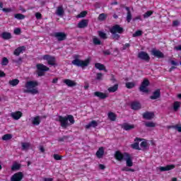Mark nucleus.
I'll use <instances>...</instances> for the list:
<instances>
[{
    "label": "nucleus",
    "mask_w": 181,
    "mask_h": 181,
    "mask_svg": "<svg viewBox=\"0 0 181 181\" xmlns=\"http://www.w3.org/2000/svg\"><path fill=\"white\" fill-rule=\"evenodd\" d=\"M39 86V83L36 81H28L25 83V87L27 89L23 90V93L25 94H32L35 95L36 94H39V90L37 88H35Z\"/></svg>",
    "instance_id": "1"
},
{
    "label": "nucleus",
    "mask_w": 181,
    "mask_h": 181,
    "mask_svg": "<svg viewBox=\"0 0 181 181\" xmlns=\"http://www.w3.org/2000/svg\"><path fill=\"white\" fill-rule=\"evenodd\" d=\"M59 122H60V125L62 128H64L66 129L68 127H70L71 125H74V124L76 122V120H74V116L71 115H68L66 116H59Z\"/></svg>",
    "instance_id": "2"
},
{
    "label": "nucleus",
    "mask_w": 181,
    "mask_h": 181,
    "mask_svg": "<svg viewBox=\"0 0 181 181\" xmlns=\"http://www.w3.org/2000/svg\"><path fill=\"white\" fill-rule=\"evenodd\" d=\"M74 59L71 62V63L76 67H81L83 69V67H87L90 64V60L89 58L85 60H81L80 59V55L76 54L74 55Z\"/></svg>",
    "instance_id": "3"
},
{
    "label": "nucleus",
    "mask_w": 181,
    "mask_h": 181,
    "mask_svg": "<svg viewBox=\"0 0 181 181\" xmlns=\"http://www.w3.org/2000/svg\"><path fill=\"white\" fill-rule=\"evenodd\" d=\"M110 32L112 33L113 39L119 40V37H121V35H119L124 33V28L121 27L120 25L115 24L110 29Z\"/></svg>",
    "instance_id": "4"
},
{
    "label": "nucleus",
    "mask_w": 181,
    "mask_h": 181,
    "mask_svg": "<svg viewBox=\"0 0 181 181\" xmlns=\"http://www.w3.org/2000/svg\"><path fill=\"white\" fill-rule=\"evenodd\" d=\"M36 68H37V74L38 77H43L46 71H49V70H50V68H49L48 66H45L43 64H37Z\"/></svg>",
    "instance_id": "5"
},
{
    "label": "nucleus",
    "mask_w": 181,
    "mask_h": 181,
    "mask_svg": "<svg viewBox=\"0 0 181 181\" xmlns=\"http://www.w3.org/2000/svg\"><path fill=\"white\" fill-rule=\"evenodd\" d=\"M129 153L124 152L122 153L119 151H117L115 152V159L116 160H118V162H122V160H125V158H127L126 154H128Z\"/></svg>",
    "instance_id": "6"
},
{
    "label": "nucleus",
    "mask_w": 181,
    "mask_h": 181,
    "mask_svg": "<svg viewBox=\"0 0 181 181\" xmlns=\"http://www.w3.org/2000/svg\"><path fill=\"white\" fill-rule=\"evenodd\" d=\"M43 60H47L49 66H56V57L50 56L49 54H45L42 57Z\"/></svg>",
    "instance_id": "7"
},
{
    "label": "nucleus",
    "mask_w": 181,
    "mask_h": 181,
    "mask_svg": "<svg viewBox=\"0 0 181 181\" xmlns=\"http://www.w3.org/2000/svg\"><path fill=\"white\" fill-rule=\"evenodd\" d=\"M148 86H149V80L145 78L139 87V90L142 93H149V90L147 88Z\"/></svg>",
    "instance_id": "8"
},
{
    "label": "nucleus",
    "mask_w": 181,
    "mask_h": 181,
    "mask_svg": "<svg viewBox=\"0 0 181 181\" xmlns=\"http://www.w3.org/2000/svg\"><path fill=\"white\" fill-rule=\"evenodd\" d=\"M54 37L58 40V42H63L67 39V34L64 32H57L54 33Z\"/></svg>",
    "instance_id": "9"
},
{
    "label": "nucleus",
    "mask_w": 181,
    "mask_h": 181,
    "mask_svg": "<svg viewBox=\"0 0 181 181\" xmlns=\"http://www.w3.org/2000/svg\"><path fill=\"white\" fill-rule=\"evenodd\" d=\"M138 58L141 59V60H144V62H149L151 60V57H149V54L144 51H141L138 54Z\"/></svg>",
    "instance_id": "10"
},
{
    "label": "nucleus",
    "mask_w": 181,
    "mask_h": 181,
    "mask_svg": "<svg viewBox=\"0 0 181 181\" xmlns=\"http://www.w3.org/2000/svg\"><path fill=\"white\" fill-rule=\"evenodd\" d=\"M22 179H23V173L18 172L11 176V181H21Z\"/></svg>",
    "instance_id": "11"
},
{
    "label": "nucleus",
    "mask_w": 181,
    "mask_h": 181,
    "mask_svg": "<svg viewBox=\"0 0 181 181\" xmlns=\"http://www.w3.org/2000/svg\"><path fill=\"white\" fill-rule=\"evenodd\" d=\"M124 160H126V166H127V168H132V166H134L132 156H131V154H129V153H128V154H126Z\"/></svg>",
    "instance_id": "12"
},
{
    "label": "nucleus",
    "mask_w": 181,
    "mask_h": 181,
    "mask_svg": "<svg viewBox=\"0 0 181 181\" xmlns=\"http://www.w3.org/2000/svg\"><path fill=\"white\" fill-rule=\"evenodd\" d=\"M130 107L132 110H134V111H138V110H141V103L138 101H134L131 103Z\"/></svg>",
    "instance_id": "13"
},
{
    "label": "nucleus",
    "mask_w": 181,
    "mask_h": 181,
    "mask_svg": "<svg viewBox=\"0 0 181 181\" xmlns=\"http://www.w3.org/2000/svg\"><path fill=\"white\" fill-rule=\"evenodd\" d=\"M25 50H26V47L23 45L18 47L14 50L13 54L14 56H20L21 53H23V52H25Z\"/></svg>",
    "instance_id": "14"
},
{
    "label": "nucleus",
    "mask_w": 181,
    "mask_h": 181,
    "mask_svg": "<svg viewBox=\"0 0 181 181\" xmlns=\"http://www.w3.org/2000/svg\"><path fill=\"white\" fill-rule=\"evenodd\" d=\"M95 97H98L100 100H105V98H108V95L107 93H104L103 92L96 91L93 93Z\"/></svg>",
    "instance_id": "15"
},
{
    "label": "nucleus",
    "mask_w": 181,
    "mask_h": 181,
    "mask_svg": "<svg viewBox=\"0 0 181 181\" xmlns=\"http://www.w3.org/2000/svg\"><path fill=\"white\" fill-rule=\"evenodd\" d=\"M152 54L158 59H163V57H165V54H163V52L156 49H153L152 51Z\"/></svg>",
    "instance_id": "16"
},
{
    "label": "nucleus",
    "mask_w": 181,
    "mask_h": 181,
    "mask_svg": "<svg viewBox=\"0 0 181 181\" xmlns=\"http://www.w3.org/2000/svg\"><path fill=\"white\" fill-rule=\"evenodd\" d=\"M176 166L173 164L171 165H167L166 166L164 167H160V172H168L169 170H172L173 169H175Z\"/></svg>",
    "instance_id": "17"
},
{
    "label": "nucleus",
    "mask_w": 181,
    "mask_h": 181,
    "mask_svg": "<svg viewBox=\"0 0 181 181\" xmlns=\"http://www.w3.org/2000/svg\"><path fill=\"white\" fill-rule=\"evenodd\" d=\"M151 100H158L160 98V89H156L153 92V95L150 96Z\"/></svg>",
    "instance_id": "18"
},
{
    "label": "nucleus",
    "mask_w": 181,
    "mask_h": 181,
    "mask_svg": "<svg viewBox=\"0 0 181 181\" xmlns=\"http://www.w3.org/2000/svg\"><path fill=\"white\" fill-rule=\"evenodd\" d=\"M63 83L68 87H76V86H77V83L74 81H71V79H64Z\"/></svg>",
    "instance_id": "19"
},
{
    "label": "nucleus",
    "mask_w": 181,
    "mask_h": 181,
    "mask_svg": "<svg viewBox=\"0 0 181 181\" xmlns=\"http://www.w3.org/2000/svg\"><path fill=\"white\" fill-rule=\"evenodd\" d=\"M87 26H88V20L83 19L78 23V28H79V29H84V28H87Z\"/></svg>",
    "instance_id": "20"
},
{
    "label": "nucleus",
    "mask_w": 181,
    "mask_h": 181,
    "mask_svg": "<svg viewBox=\"0 0 181 181\" xmlns=\"http://www.w3.org/2000/svg\"><path fill=\"white\" fill-rule=\"evenodd\" d=\"M155 117V114L153 112H146L143 114V118L145 119H152Z\"/></svg>",
    "instance_id": "21"
},
{
    "label": "nucleus",
    "mask_w": 181,
    "mask_h": 181,
    "mask_svg": "<svg viewBox=\"0 0 181 181\" xmlns=\"http://www.w3.org/2000/svg\"><path fill=\"white\" fill-rule=\"evenodd\" d=\"M11 117L13 119H16L17 121L18 119H20L21 117H22V112L17 111L16 112H12Z\"/></svg>",
    "instance_id": "22"
},
{
    "label": "nucleus",
    "mask_w": 181,
    "mask_h": 181,
    "mask_svg": "<svg viewBox=\"0 0 181 181\" xmlns=\"http://www.w3.org/2000/svg\"><path fill=\"white\" fill-rule=\"evenodd\" d=\"M96 156L98 159L103 158L104 156V147H100L96 152Z\"/></svg>",
    "instance_id": "23"
},
{
    "label": "nucleus",
    "mask_w": 181,
    "mask_h": 181,
    "mask_svg": "<svg viewBox=\"0 0 181 181\" xmlns=\"http://www.w3.org/2000/svg\"><path fill=\"white\" fill-rule=\"evenodd\" d=\"M1 37L4 40H9V39H12V34L8 32H4L1 33Z\"/></svg>",
    "instance_id": "24"
},
{
    "label": "nucleus",
    "mask_w": 181,
    "mask_h": 181,
    "mask_svg": "<svg viewBox=\"0 0 181 181\" xmlns=\"http://www.w3.org/2000/svg\"><path fill=\"white\" fill-rule=\"evenodd\" d=\"M122 128L124 129V131H131V129H134L135 126L134 124H129L128 123H124Z\"/></svg>",
    "instance_id": "25"
},
{
    "label": "nucleus",
    "mask_w": 181,
    "mask_h": 181,
    "mask_svg": "<svg viewBox=\"0 0 181 181\" xmlns=\"http://www.w3.org/2000/svg\"><path fill=\"white\" fill-rule=\"evenodd\" d=\"M125 9L127 11V21L128 23H129V22H131V21H132V13H131V10L129 9V7L126 6Z\"/></svg>",
    "instance_id": "26"
},
{
    "label": "nucleus",
    "mask_w": 181,
    "mask_h": 181,
    "mask_svg": "<svg viewBox=\"0 0 181 181\" xmlns=\"http://www.w3.org/2000/svg\"><path fill=\"white\" fill-rule=\"evenodd\" d=\"M91 127L93 128H96V127H98V123L97 122V121H95V120L91 121L88 124H87L86 126V129H88L91 128Z\"/></svg>",
    "instance_id": "27"
},
{
    "label": "nucleus",
    "mask_w": 181,
    "mask_h": 181,
    "mask_svg": "<svg viewBox=\"0 0 181 181\" xmlns=\"http://www.w3.org/2000/svg\"><path fill=\"white\" fill-rule=\"evenodd\" d=\"M95 67L98 70H100V71L103 70L104 71H107V69L105 68V66L101 63H95Z\"/></svg>",
    "instance_id": "28"
},
{
    "label": "nucleus",
    "mask_w": 181,
    "mask_h": 181,
    "mask_svg": "<svg viewBox=\"0 0 181 181\" xmlns=\"http://www.w3.org/2000/svg\"><path fill=\"white\" fill-rule=\"evenodd\" d=\"M19 79L16 78V79H13V80H10L8 81V84L9 86H11V87H16V86H18V84H19Z\"/></svg>",
    "instance_id": "29"
},
{
    "label": "nucleus",
    "mask_w": 181,
    "mask_h": 181,
    "mask_svg": "<svg viewBox=\"0 0 181 181\" xmlns=\"http://www.w3.org/2000/svg\"><path fill=\"white\" fill-rule=\"evenodd\" d=\"M57 15H58V16H63V15H64V9L63 8V6L57 7Z\"/></svg>",
    "instance_id": "30"
},
{
    "label": "nucleus",
    "mask_w": 181,
    "mask_h": 181,
    "mask_svg": "<svg viewBox=\"0 0 181 181\" xmlns=\"http://www.w3.org/2000/svg\"><path fill=\"white\" fill-rule=\"evenodd\" d=\"M33 125H40V116H36L33 119Z\"/></svg>",
    "instance_id": "31"
},
{
    "label": "nucleus",
    "mask_w": 181,
    "mask_h": 181,
    "mask_svg": "<svg viewBox=\"0 0 181 181\" xmlns=\"http://www.w3.org/2000/svg\"><path fill=\"white\" fill-rule=\"evenodd\" d=\"M107 117L110 121H115L117 119V115L112 112H110L107 114Z\"/></svg>",
    "instance_id": "32"
},
{
    "label": "nucleus",
    "mask_w": 181,
    "mask_h": 181,
    "mask_svg": "<svg viewBox=\"0 0 181 181\" xmlns=\"http://www.w3.org/2000/svg\"><path fill=\"white\" fill-rule=\"evenodd\" d=\"M179 108H180V102L179 101L174 102L173 111H175V112H177V111H179Z\"/></svg>",
    "instance_id": "33"
},
{
    "label": "nucleus",
    "mask_w": 181,
    "mask_h": 181,
    "mask_svg": "<svg viewBox=\"0 0 181 181\" xmlns=\"http://www.w3.org/2000/svg\"><path fill=\"white\" fill-rule=\"evenodd\" d=\"M109 93H115L118 90V84H115L113 86L110 87L108 89Z\"/></svg>",
    "instance_id": "34"
},
{
    "label": "nucleus",
    "mask_w": 181,
    "mask_h": 181,
    "mask_svg": "<svg viewBox=\"0 0 181 181\" xmlns=\"http://www.w3.org/2000/svg\"><path fill=\"white\" fill-rule=\"evenodd\" d=\"M21 169V164H18L17 163L13 164L11 166V170L13 172H15V170H19Z\"/></svg>",
    "instance_id": "35"
},
{
    "label": "nucleus",
    "mask_w": 181,
    "mask_h": 181,
    "mask_svg": "<svg viewBox=\"0 0 181 181\" xmlns=\"http://www.w3.org/2000/svg\"><path fill=\"white\" fill-rule=\"evenodd\" d=\"M145 126L147 127V128H155L156 127V124L153 122H147L145 123Z\"/></svg>",
    "instance_id": "36"
},
{
    "label": "nucleus",
    "mask_w": 181,
    "mask_h": 181,
    "mask_svg": "<svg viewBox=\"0 0 181 181\" xmlns=\"http://www.w3.org/2000/svg\"><path fill=\"white\" fill-rule=\"evenodd\" d=\"M14 18H16V19H18V21H22L25 19V15L22 13H16L14 15Z\"/></svg>",
    "instance_id": "37"
},
{
    "label": "nucleus",
    "mask_w": 181,
    "mask_h": 181,
    "mask_svg": "<svg viewBox=\"0 0 181 181\" xmlns=\"http://www.w3.org/2000/svg\"><path fill=\"white\" fill-rule=\"evenodd\" d=\"M131 148H132V149H136V151H141L139 142H135L134 144H131Z\"/></svg>",
    "instance_id": "38"
},
{
    "label": "nucleus",
    "mask_w": 181,
    "mask_h": 181,
    "mask_svg": "<svg viewBox=\"0 0 181 181\" xmlns=\"http://www.w3.org/2000/svg\"><path fill=\"white\" fill-rule=\"evenodd\" d=\"M98 21H100L101 22H103V21H105V19H107V14L102 13L99 15L98 18Z\"/></svg>",
    "instance_id": "39"
},
{
    "label": "nucleus",
    "mask_w": 181,
    "mask_h": 181,
    "mask_svg": "<svg viewBox=\"0 0 181 181\" xmlns=\"http://www.w3.org/2000/svg\"><path fill=\"white\" fill-rule=\"evenodd\" d=\"M9 139H12V134H4L2 136L3 141H9Z\"/></svg>",
    "instance_id": "40"
},
{
    "label": "nucleus",
    "mask_w": 181,
    "mask_h": 181,
    "mask_svg": "<svg viewBox=\"0 0 181 181\" xmlns=\"http://www.w3.org/2000/svg\"><path fill=\"white\" fill-rule=\"evenodd\" d=\"M9 64V59L6 57H3L1 61V66H8Z\"/></svg>",
    "instance_id": "41"
},
{
    "label": "nucleus",
    "mask_w": 181,
    "mask_h": 181,
    "mask_svg": "<svg viewBox=\"0 0 181 181\" xmlns=\"http://www.w3.org/2000/svg\"><path fill=\"white\" fill-rule=\"evenodd\" d=\"M152 15H153V11H148L147 12H146L143 16L144 18V19H146V18H149V16H152Z\"/></svg>",
    "instance_id": "42"
},
{
    "label": "nucleus",
    "mask_w": 181,
    "mask_h": 181,
    "mask_svg": "<svg viewBox=\"0 0 181 181\" xmlns=\"http://www.w3.org/2000/svg\"><path fill=\"white\" fill-rule=\"evenodd\" d=\"M98 35L100 37L101 39H107V33L103 32V31H98Z\"/></svg>",
    "instance_id": "43"
},
{
    "label": "nucleus",
    "mask_w": 181,
    "mask_h": 181,
    "mask_svg": "<svg viewBox=\"0 0 181 181\" xmlns=\"http://www.w3.org/2000/svg\"><path fill=\"white\" fill-rule=\"evenodd\" d=\"M139 36H142V30H136L133 34V37H139Z\"/></svg>",
    "instance_id": "44"
},
{
    "label": "nucleus",
    "mask_w": 181,
    "mask_h": 181,
    "mask_svg": "<svg viewBox=\"0 0 181 181\" xmlns=\"http://www.w3.org/2000/svg\"><path fill=\"white\" fill-rule=\"evenodd\" d=\"M126 87L129 89L134 88L135 87V83H134L133 82H127L126 83Z\"/></svg>",
    "instance_id": "45"
},
{
    "label": "nucleus",
    "mask_w": 181,
    "mask_h": 181,
    "mask_svg": "<svg viewBox=\"0 0 181 181\" xmlns=\"http://www.w3.org/2000/svg\"><path fill=\"white\" fill-rule=\"evenodd\" d=\"M53 158L55 160H62V159H63V156L59 154H54Z\"/></svg>",
    "instance_id": "46"
},
{
    "label": "nucleus",
    "mask_w": 181,
    "mask_h": 181,
    "mask_svg": "<svg viewBox=\"0 0 181 181\" xmlns=\"http://www.w3.org/2000/svg\"><path fill=\"white\" fill-rule=\"evenodd\" d=\"M93 40V44H95V45H101V40H100V39H98V37H94Z\"/></svg>",
    "instance_id": "47"
},
{
    "label": "nucleus",
    "mask_w": 181,
    "mask_h": 181,
    "mask_svg": "<svg viewBox=\"0 0 181 181\" xmlns=\"http://www.w3.org/2000/svg\"><path fill=\"white\" fill-rule=\"evenodd\" d=\"M87 16V11H84L80 13L79 15H78V18H86Z\"/></svg>",
    "instance_id": "48"
},
{
    "label": "nucleus",
    "mask_w": 181,
    "mask_h": 181,
    "mask_svg": "<svg viewBox=\"0 0 181 181\" xmlns=\"http://www.w3.org/2000/svg\"><path fill=\"white\" fill-rule=\"evenodd\" d=\"M140 146H141V148H144V149H146V148H148V142L142 141L140 144Z\"/></svg>",
    "instance_id": "49"
},
{
    "label": "nucleus",
    "mask_w": 181,
    "mask_h": 181,
    "mask_svg": "<svg viewBox=\"0 0 181 181\" xmlns=\"http://www.w3.org/2000/svg\"><path fill=\"white\" fill-rule=\"evenodd\" d=\"M30 145L28 143H22V149L23 151H25V149H28L29 148Z\"/></svg>",
    "instance_id": "50"
},
{
    "label": "nucleus",
    "mask_w": 181,
    "mask_h": 181,
    "mask_svg": "<svg viewBox=\"0 0 181 181\" xmlns=\"http://www.w3.org/2000/svg\"><path fill=\"white\" fill-rule=\"evenodd\" d=\"M104 75L103 74H101V73H98L97 74H96V78H95V79L96 80H98V81H100V80H103V76Z\"/></svg>",
    "instance_id": "51"
},
{
    "label": "nucleus",
    "mask_w": 181,
    "mask_h": 181,
    "mask_svg": "<svg viewBox=\"0 0 181 181\" xmlns=\"http://www.w3.org/2000/svg\"><path fill=\"white\" fill-rule=\"evenodd\" d=\"M13 62H14V63H16V64H22L23 59H22V57H20V58H18V59L14 60Z\"/></svg>",
    "instance_id": "52"
},
{
    "label": "nucleus",
    "mask_w": 181,
    "mask_h": 181,
    "mask_svg": "<svg viewBox=\"0 0 181 181\" xmlns=\"http://www.w3.org/2000/svg\"><path fill=\"white\" fill-rule=\"evenodd\" d=\"M131 47V44L126 43L123 45L122 50H127V49Z\"/></svg>",
    "instance_id": "53"
},
{
    "label": "nucleus",
    "mask_w": 181,
    "mask_h": 181,
    "mask_svg": "<svg viewBox=\"0 0 181 181\" xmlns=\"http://www.w3.org/2000/svg\"><path fill=\"white\" fill-rule=\"evenodd\" d=\"M3 12H5L6 13H8L9 12H11L12 11V8H2Z\"/></svg>",
    "instance_id": "54"
},
{
    "label": "nucleus",
    "mask_w": 181,
    "mask_h": 181,
    "mask_svg": "<svg viewBox=\"0 0 181 181\" xmlns=\"http://www.w3.org/2000/svg\"><path fill=\"white\" fill-rule=\"evenodd\" d=\"M67 138H69V137L66 136H64L63 137L59 138L58 141L59 142H64V141H66V139H67Z\"/></svg>",
    "instance_id": "55"
},
{
    "label": "nucleus",
    "mask_w": 181,
    "mask_h": 181,
    "mask_svg": "<svg viewBox=\"0 0 181 181\" xmlns=\"http://www.w3.org/2000/svg\"><path fill=\"white\" fill-rule=\"evenodd\" d=\"M103 54H105V56H110V54H111V52H110V49L105 50L103 51Z\"/></svg>",
    "instance_id": "56"
},
{
    "label": "nucleus",
    "mask_w": 181,
    "mask_h": 181,
    "mask_svg": "<svg viewBox=\"0 0 181 181\" xmlns=\"http://www.w3.org/2000/svg\"><path fill=\"white\" fill-rule=\"evenodd\" d=\"M15 35H21V28H16L14 30Z\"/></svg>",
    "instance_id": "57"
},
{
    "label": "nucleus",
    "mask_w": 181,
    "mask_h": 181,
    "mask_svg": "<svg viewBox=\"0 0 181 181\" xmlns=\"http://www.w3.org/2000/svg\"><path fill=\"white\" fill-rule=\"evenodd\" d=\"M175 129L179 132H181V124H175Z\"/></svg>",
    "instance_id": "58"
},
{
    "label": "nucleus",
    "mask_w": 181,
    "mask_h": 181,
    "mask_svg": "<svg viewBox=\"0 0 181 181\" xmlns=\"http://www.w3.org/2000/svg\"><path fill=\"white\" fill-rule=\"evenodd\" d=\"M35 18H36L37 19H42V13H35Z\"/></svg>",
    "instance_id": "59"
},
{
    "label": "nucleus",
    "mask_w": 181,
    "mask_h": 181,
    "mask_svg": "<svg viewBox=\"0 0 181 181\" xmlns=\"http://www.w3.org/2000/svg\"><path fill=\"white\" fill-rule=\"evenodd\" d=\"M173 26H179V21L177 20L173 21Z\"/></svg>",
    "instance_id": "60"
},
{
    "label": "nucleus",
    "mask_w": 181,
    "mask_h": 181,
    "mask_svg": "<svg viewBox=\"0 0 181 181\" xmlns=\"http://www.w3.org/2000/svg\"><path fill=\"white\" fill-rule=\"evenodd\" d=\"M174 50H177V52H180L181 51V45L175 46L174 47Z\"/></svg>",
    "instance_id": "61"
},
{
    "label": "nucleus",
    "mask_w": 181,
    "mask_h": 181,
    "mask_svg": "<svg viewBox=\"0 0 181 181\" xmlns=\"http://www.w3.org/2000/svg\"><path fill=\"white\" fill-rule=\"evenodd\" d=\"M6 76V74L3 71L0 70V78L5 77Z\"/></svg>",
    "instance_id": "62"
},
{
    "label": "nucleus",
    "mask_w": 181,
    "mask_h": 181,
    "mask_svg": "<svg viewBox=\"0 0 181 181\" xmlns=\"http://www.w3.org/2000/svg\"><path fill=\"white\" fill-rule=\"evenodd\" d=\"M170 63H171V64H173V66H178L179 65V64L177 62H176L175 61H173V60H172L170 62Z\"/></svg>",
    "instance_id": "63"
},
{
    "label": "nucleus",
    "mask_w": 181,
    "mask_h": 181,
    "mask_svg": "<svg viewBox=\"0 0 181 181\" xmlns=\"http://www.w3.org/2000/svg\"><path fill=\"white\" fill-rule=\"evenodd\" d=\"M99 168L101 169L102 170H104V169H105V165H104L103 164H100Z\"/></svg>",
    "instance_id": "64"
}]
</instances>
